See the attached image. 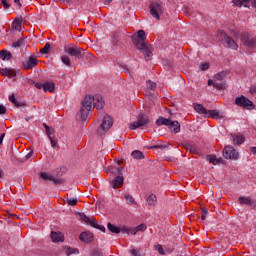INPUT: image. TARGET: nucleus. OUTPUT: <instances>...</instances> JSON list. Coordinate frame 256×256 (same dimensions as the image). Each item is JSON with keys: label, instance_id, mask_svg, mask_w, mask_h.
I'll use <instances>...</instances> for the list:
<instances>
[{"label": "nucleus", "instance_id": "obj_1", "mask_svg": "<svg viewBox=\"0 0 256 256\" xmlns=\"http://www.w3.org/2000/svg\"><path fill=\"white\" fill-rule=\"evenodd\" d=\"M103 109L105 107V101H103L102 95L95 96H85L84 100L81 102L80 112L77 114L80 121H87V117H89V112L93 111V109Z\"/></svg>", "mask_w": 256, "mask_h": 256}, {"label": "nucleus", "instance_id": "obj_2", "mask_svg": "<svg viewBox=\"0 0 256 256\" xmlns=\"http://www.w3.org/2000/svg\"><path fill=\"white\" fill-rule=\"evenodd\" d=\"M240 41L247 51H254L256 49V37L251 36L248 32L240 34Z\"/></svg>", "mask_w": 256, "mask_h": 256}, {"label": "nucleus", "instance_id": "obj_3", "mask_svg": "<svg viewBox=\"0 0 256 256\" xmlns=\"http://www.w3.org/2000/svg\"><path fill=\"white\" fill-rule=\"evenodd\" d=\"M146 39L147 36L145 35V30H139L137 32V35L131 36V40L135 45L136 49H142V47H145V45H147V43L145 42Z\"/></svg>", "mask_w": 256, "mask_h": 256}, {"label": "nucleus", "instance_id": "obj_4", "mask_svg": "<svg viewBox=\"0 0 256 256\" xmlns=\"http://www.w3.org/2000/svg\"><path fill=\"white\" fill-rule=\"evenodd\" d=\"M149 123H151V120H149V116L140 113L138 115L137 121L131 123L129 129L135 131V129H139V127H147Z\"/></svg>", "mask_w": 256, "mask_h": 256}, {"label": "nucleus", "instance_id": "obj_5", "mask_svg": "<svg viewBox=\"0 0 256 256\" xmlns=\"http://www.w3.org/2000/svg\"><path fill=\"white\" fill-rule=\"evenodd\" d=\"M112 127H113V118L109 115H105L100 127L98 128L97 135H99V137H102V135H105L108 129Z\"/></svg>", "mask_w": 256, "mask_h": 256}, {"label": "nucleus", "instance_id": "obj_6", "mask_svg": "<svg viewBox=\"0 0 256 256\" xmlns=\"http://www.w3.org/2000/svg\"><path fill=\"white\" fill-rule=\"evenodd\" d=\"M40 179H43L44 181H52L54 185H63L65 183V179L57 176L55 172H53L52 174H49L47 172H41Z\"/></svg>", "mask_w": 256, "mask_h": 256}, {"label": "nucleus", "instance_id": "obj_7", "mask_svg": "<svg viewBox=\"0 0 256 256\" xmlns=\"http://www.w3.org/2000/svg\"><path fill=\"white\" fill-rule=\"evenodd\" d=\"M235 105L242 107V109H248L249 111L255 109V104H253V101L249 100V98L245 97L244 95L235 99Z\"/></svg>", "mask_w": 256, "mask_h": 256}, {"label": "nucleus", "instance_id": "obj_8", "mask_svg": "<svg viewBox=\"0 0 256 256\" xmlns=\"http://www.w3.org/2000/svg\"><path fill=\"white\" fill-rule=\"evenodd\" d=\"M150 15L159 21L161 19V15H163V5L159 2H151L149 5Z\"/></svg>", "mask_w": 256, "mask_h": 256}, {"label": "nucleus", "instance_id": "obj_9", "mask_svg": "<svg viewBox=\"0 0 256 256\" xmlns=\"http://www.w3.org/2000/svg\"><path fill=\"white\" fill-rule=\"evenodd\" d=\"M64 51L65 53H68L70 57H75L76 59H83L85 57V50L77 46H74V47L65 46Z\"/></svg>", "mask_w": 256, "mask_h": 256}, {"label": "nucleus", "instance_id": "obj_10", "mask_svg": "<svg viewBox=\"0 0 256 256\" xmlns=\"http://www.w3.org/2000/svg\"><path fill=\"white\" fill-rule=\"evenodd\" d=\"M218 37L221 38V42L223 43V45H226V47H228V49H238V45L237 42H235V40H233V38L227 36V34H225V32H219L218 33Z\"/></svg>", "mask_w": 256, "mask_h": 256}, {"label": "nucleus", "instance_id": "obj_11", "mask_svg": "<svg viewBox=\"0 0 256 256\" xmlns=\"http://www.w3.org/2000/svg\"><path fill=\"white\" fill-rule=\"evenodd\" d=\"M117 176L112 180L113 189H121L123 187V183H125V179L123 178V167H117Z\"/></svg>", "mask_w": 256, "mask_h": 256}, {"label": "nucleus", "instance_id": "obj_12", "mask_svg": "<svg viewBox=\"0 0 256 256\" xmlns=\"http://www.w3.org/2000/svg\"><path fill=\"white\" fill-rule=\"evenodd\" d=\"M223 157L225 159H234L237 160L239 159V152L235 150V148L231 145L225 146L223 149Z\"/></svg>", "mask_w": 256, "mask_h": 256}, {"label": "nucleus", "instance_id": "obj_13", "mask_svg": "<svg viewBox=\"0 0 256 256\" xmlns=\"http://www.w3.org/2000/svg\"><path fill=\"white\" fill-rule=\"evenodd\" d=\"M37 65H39V60L35 55H31L22 62V67L26 71H29V69H33V67H37Z\"/></svg>", "mask_w": 256, "mask_h": 256}, {"label": "nucleus", "instance_id": "obj_14", "mask_svg": "<svg viewBox=\"0 0 256 256\" xmlns=\"http://www.w3.org/2000/svg\"><path fill=\"white\" fill-rule=\"evenodd\" d=\"M0 73L3 77H9V79H15L17 75H21L20 70H15L12 68H2Z\"/></svg>", "mask_w": 256, "mask_h": 256}, {"label": "nucleus", "instance_id": "obj_15", "mask_svg": "<svg viewBox=\"0 0 256 256\" xmlns=\"http://www.w3.org/2000/svg\"><path fill=\"white\" fill-rule=\"evenodd\" d=\"M233 7H249L250 3L252 7L256 9V0H232Z\"/></svg>", "mask_w": 256, "mask_h": 256}, {"label": "nucleus", "instance_id": "obj_16", "mask_svg": "<svg viewBox=\"0 0 256 256\" xmlns=\"http://www.w3.org/2000/svg\"><path fill=\"white\" fill-rule=\"evenodd\" d=\"M139 51H142L145 57V61H151L153 59V52L151 51V45L146 44L142 48H137Z\"/></svg>", "mask_w": 256, "mask_h": 256}, {"label": "nucleus", "instance_id": "obj_17", "mask_svg": "<svg viewBox=\"0 0 256 256\" xmlns=\"http://www.w3.org/2000/svg\"><path fill=\"white\" fill-rule=\"evenodd\" d=\"M79 239L80 241H82V243H93V239H95V236L93 235L92 232L86 231V232H82L79 235Z\"/></svg>", "mask_w": 256, "mask_h": 256}, {"label": "nucleus", "instance_id": "obj_18", "mask_svg": "<svg viewBox=\"0 0 256 256\" xmlns=\"http://www.w3.org/2000/svg\"><path fill=\"white\" fill-rule=\"evenodd\" d=\"M183 147L186 151H190V153H194L195 155H199L201 151L197 147V144L190 142V143H184Z\"/></svg>", "mask_w": 256, "mask_h": 256}, {"label": "nucleus", "instance_id": "obj_19", "mask_svg": "<svg viewBox=\"0 0 256 256\" xmlns=\"http://www.w3.org/2000/svg\"><path fill=\"white\" fill-rule=\"evenodd\" d=\"M50 237H51L53 243H61V242H63V239H65V236L63 235V233L55 232V231L51 232Z\"/></svg>", "mask_w": 256, "mask_h": 256}, {"label": "nucleus", "instance_id": "obj_20", "mask_svg": "<svg viewBox=\"0 0 256 256\" xmlns=\"http://www.w3.org/2000/svg\"><path fill=\"white\" fill-rule=\"evenodd\" d=\"M206 117L211 119H223V114L219 110H207Z\"/></svg>", "mask_w": 256, "mask_h": 256}, {"label": "nucleus", "instance_id": "obj_21", "mask_svg": "<svg viewBox=\"0 0 256 256\" xmlns=\"http://www.w3.org/2000/svg\"><path fill=\"white\" fill-rule=\"evenodd\" d=\"M171 119H169V118H165V117H163V116H160L157 120H156V125L158 126V127H161V125H165L166 127H170V125H171Z\"/></svg>", "mask_w": 256, "mask_h": 256}, {"label": "nucleus", "instance_id": "obj_22", "mask_svg": "<svg viewBox=\"0 0 256 256\" xmlns=\"http://www.w3.org/2000/svg\"><path fill=\"white\" fill-rule=\"evenodd\" d=\"M8 99H9L10 103L15 105L16 107H26L27 106V104L25 102L18 101L17 98H15V94L10 95Z\"/></svg>", "mask_w": 256, "mask_h": 256}, {"label": "nucleus", "instance_id": "obj_23", "mask_svg": "<svg viewBox=\"0 0 256 256\" xmlns=\"http://www.w3.org/2000/svg\"><path fill=\"white\" fill-rule=\"evenodd\" d=\"M231 139L234 145H242V143H245V136L243 135H231Z\"/></svg>", "mask_w": 256, "mask_h": 256}, {"label": "nucleus", "instance_id": "obj_24", "mask_svg": "<svg viewBox=\"0 0 256 256\" xmlns=\"http://www.w3.org/2000/svg\"><path fill=\"white\" fill-rule=\"evenodd\" d=\"M171 131H174V133H179L181 131V124L179 121H173L171 120L169 128Z\"/></svg>", "mask_w": 256, "mask_h": 256}, {"label": "nucleus", "instance_id": "obj_25", "mask_svg": "<svg viewBox=\"0 0 256 256\" xmlns=\"http://www.w3.org/2000/svg\"><path fill=\"white\" fill-rule=\"evenodd\" d=\"M0 59H2V61H11V59H13V54L4 49L0 51Z\"/></svg>", "mask_w": 256, "mask_h": 256}, {"label": "nucleus", "instance_id": "obj_26", "mask_svg": "<svg viewBox=\"0 0 256 256\" xmlns=\"http://www.w3.org/2000/svg\"><path fill=\"white\" fill-rule=\"evenodd\" d=\"M194 109L200 115L207 117V109L203 107V104H194Z\"/></svg>", "mask_w": 256, "mask_h": 256}, {"label": "nucleus", "instance_id": "obj_27", "mask_svg": "<svg viewBox=\"0 0 256 256\" xmlns=\"http://www.w3.org/2000/svg\"><path fill=\"white\" fill-rule=\"evenodd\" d=\"M43 91L45 92L49 91V93H53V91H55V83L53 82L43 83Z\"/></svg>", "mask_w": 256, "mask_h": 256}, {"label": "nucleus", "instance_id": "obj_28", "mask_svg": "<svg viewBox=\"0 0 256 256\" xmlns=\"http://www.w3.org/2000/svg\"><path fill=\"white\" fill-rule=\"evenodd\" d=\"M111 39H112V45H114V47H117L119 41H121V37L119 36V32L114 31L111 33Z\"/></svg>", "mask_w": 256, "mask_h": 256}, {"label": "nucleus", "instance_id": "obj_29", "mask_svg": "<svg viewBox=\"0 0 256 256\" xmlns=\"http://www.w3.org/2000/svg\"><path fill=\"white\" fill-rule=\"evenodd\" d=\"M107 227L110 233H115L116 235H119V233H121V228L119 226L113 225L111 222H108Z\"/></svg>", "mask_w": 256, "mask_h": 256}, {"label": "nucleus", "instance_id": "obj_30", "mask_svg": "<svg viewBox=\"0 0 256 256\" xmlns=\"http://www.w3.org/2000/svg\"><path fill=\"white\" fill-rule=\"evenodd\" d=\"M238 202L240 203V205H253V200H251V198L245 197V196H240L238 198Z\"/></svg>", "mask_w": 256, "mask_h": 256}, {"label": "nucleus", "instance_id": "obj_31", "mask_svg": "<svg viewBox=\"0 0 256 256\" xmlns=\"http://www.w3.org/2000/svg\"><path fill=\"white\" fill-rule=\"evenodd\" d=\"M89 225L94 227V229H98L99 231H102V233H105L106 231L105 226L100 225L99 222H97L96 220H91Z\"/></svg>", "mask_w": 256, "mask_h": 256}, {"label": "nucleus", "instance_id": "obj_32", "mask_svg": "<svg viewBox=\"0 0 256 256\" xmlns=\"http://www.w3.org/2000/svg\"><path fill=\"white\" fill-rule=\"evenodd\" d=\"M148 205H150V207H155L156 203H157V196L155 194H150L147 199H146Z\"/></svg>", "mask_w": 256, "mask_h": 256}, {"label": "nucleus", "instance_id": "obj_33", "mask_svg": "<svg viewBox=\"0 0 256 256\" xmlns=\"http://www.w3.org/2000/svg\"><path fill=\"white\" fill-rule=\"evenodd\" d=\"M229 75L228 71H222L217 73L214 77L217 79V81H225V78Z\"/></svg>", "mask_w": 256, "mask_h": 256}, {"label": "nucleus", "instance_id": "obj_34", "mask_svg": "<svg viewBox=\"0 0 256 256\" xmlns=\"http://www.w3.org/2000/svg\"><path fill=\"white\" fill-rule=\"evenodd\" d=\"M25 45V38H20L12 43L14 49H21V46Z\"/></svg>", "mask_w": 256, "mask_h": 256}, {"label": "nucleus", "instance_id": "obj_35", "mask_svg": "<svg viewBox=\"0 0 256 256\" xmlns=\"http://www.w3.org/2000/svg\"><path fill=\"white\" fill-rule=\"evenodd\" d=\"M131 155L133 159H145V155L140 150H134Z\"/></svg>", "mask_w": 256, "mask_h": 256}, {"label": "nucleus", "instance_id": "obj_36", "mask_svg": "<svg viewBox=\"0 0 256 256\" xmlns=\"http://www.w3.org/2000/svg\"><path fill=\"white\" fill-rule=\"evenodd\" d=\"M124 199H126L128 205H137V201L130 194H125Z\"/></svg>", "mask_w": 256, "mask_h": 256}, {"label": "nucleus", "instance_id": "obj_37", "mask_svg": "<svg viewBox=\"0 0 256 256\" xmlns=\"http://www.w3.org/2000/svg\"><path fill=\"white\" fill-rule=\"evenodd\" d=\"M21 23H22L21 19L15 18L12 23L13 29H15L16 31H19L21 29Z\"/></svg>", "mask_w": 256, "mask_h": 256}, {"label": "nucleus", "instance_id": "obj_38", "mask_svg": "<svg viewBox=\"0 0 256 256\" xmlns=\"http://www.w3.org/2000/svg\"><path fill=\"white\" fill-rule=\"evenodd\" d=\"M213 87L215 89H218L219 91H223V89H227V83L226 82H222V83H215L213 84Z\"/></svg>", "mask_w": 256, "mask_h": 256}, {"label": "nucleus", "instance_id": "obj_39", "mask_svg": "<svg viewBox=\"0 0 256 256\" xmlns=\"http://www.w3.org/2000/svg\"><path fill=\"white\" fill-rule=\"evenodd\" d=\"M147 229V225L145 224H140L138 226H136L133 231H134V235H137V233H139V231H145Z\"/></svg>", "mask_w": 256, "mask_h": 256}, {"label": "nucleus", "instance_id": "obj_40", "mask_svg": "<svg viewBox=\"0 0 256 256\" xmlns=\"http://www.w3.org/2000/svg\"><path fill=\"white\" fill-rule=\"evenodd\" d=\"M79 217H80L81 221H83L87 225H89L92 221L91 218H89L87 215H85V213H79Z\"/></svg>", "mask_w": 256, "mask_h": 256}, {"label": "nucleus", "instance_id": "obj_41", "mask_svg": "<svg viewBox=\"0 0 256 256\" xmlns=\"http://www.w3.org/2000/svg\"><path fill=\"white\" fill-rule=\"evenodd\" d=\"M49 49H51V44L49 42H47L43 48L40 49V53L42 55H47V53H49Z\"/></svg>", "mask_w": 256, "mask_h": 256}, {"label": "nucleus", "instance_id": "obj_42", "mask_svg": "<svg viewBox=\"0 0 256 256\" xmlns=\"http://www.w3.org/2000/svg\"><path fill=\"white\" fill-rule=\"evenodd\" d=\"M61 61L62 63H64V65H66V67H71V59L69 58V56H62Z\"/></svg>", "mask_w": 256, "mask_h": 256}, {"label": "nucleus", "instance_id": "obj_43", "mask_svg": "<svg viewBox=\"0 0 256 256\" xmlns=\"http://www.w3.org/2000/svg\"><path fill=\"white\" fill-rule=\"evenodd\" d=\"M79 253V249L77 248H71V247H68L67 250H66V255H73V254H77Z\"/></svg>", "mask_w": 256, "mask_h": 256}, {"label": "nucleus", "instance_id": "obj_44", "mask_svg": "<svg viewBox=\"0 0 256 256\" xmlns=\"http://www.w3.org/2000/svg\"><path fill=\"white\" fill-rule=\"evenodd\" d=\"M48 138L50 140L51 147H57V145H59V142L57 141V138L51 136V134H50V137H48Z\"/></svg>", "mask_w": 256, "mask_h": 256}, {"label": "nucleus", "instance_id": "obj_45", "mask_svg": "<svg viewBox=\"0 0 256 256\" xmlns=\"http://www.w3.org/2000/svg\"><path fill=\"white\" fill-rule=\"evenodd\" d=\"M90 256H103V251H101L99 249H93L90 252Z\"/></svg>", "mask_w": 256, "mask_h": 256}, {"label": "nucleus", "instance_id": "obj_46", "mask_svg": "<svg viewBox=\"0 0 256 256\" xmlns=\"http://www.w3.org/2000/svg\"><path fill=\"white\" fill-rule=\"evenodd\" d=\"M208 213H209V211L207 210V208H201V219H202V221H205V219H207Z\"/></svg>", "mask_w": 256, "mask_h": 256}, {"label": "nucleus", "instance_id": "obj_47", "mask_svg": "<svg viewBox=\"0 0 256 256\" xmlns=\"http://www.w3.org/2000/svg\"><path fill=\"white\" fill-rule=\"evenodd\" d=\"M106 173H111V175H117V168H115V166H110L106 169Z\"/></svg>", "mask_w": 256, "mask_h": 256}, {"label": "nucleus", "instance_id": "obj_48", "mask_svg": "<svg viewBox=\"0 0 256 256\" xmlns=\"http://www.w3.org/2000/svg\"><path fill=\"white\" fill-rule=\"evenodd\" d=\"M147 83H148L149 89H151V91H155V89H157V83H155L151 80H148Z\"/></svg>", "mask_w": 256, "mask_h": 256}, {"label": "nucleus", "instance_id": "obj_49", "mask_svg": "<svg viewBox=\"0 0 256 256\" xmlns=\"http://www.w3.org/2000/svg\"><path fill=\"white\" fill-rule=\"evenodd\" d=\"M67 204L71 205L72 207H75V205H77V198H69V199H67Z\"/></svg>", "mask_w": 256, "mask_h": 256}, {"label": "nucleus", "instance_id": "obj_50", "mask_svg": "<svg viewBox=\"0 0 256 256\" xmlns=\"http://www.w3.org/2000/svg\"><path fill=\"white\" fill-rule=\"evenodd\" d=\"M209 67H210L209 62H204V63L200 64V69L202 71H207L209 69Z\"/></svg>", "mask_w": 256, "mask_h": 256}, {"label": "nucleus", "instance_id": "obj_51", "mask_svg": "<svg viewBox=\"0 0 256 256\" xmlns=\"http://www.w3.org/2000/svg\"><path fill=\"white\" fill-rule=\"evenodd\" d=\"M120 231H122L123 233H127L128 235L129 233H131V235H134L133 228L123 227Z\"/></svg>", "mask_w": 256, "mask_h": 256}, {"label": "nucleus", "instance_id": "obj_52", "mask_svg": "<svg viewBox=\"0 0 256 256\" xmlns=\"http://www.w3.org/2000/svg\"><path fill=\"white\" fill-rule=\"evenodd\" d=\"M43 127L46 131L47 136L51 137V127H49V125H47L46 123H43Z\"/></svg>", "mask_w": 256, "mask_h": 256}, {"label": "nucleus", "instance_id": "obj_53", "mask_svg": "<svg viewBox=\"0 0 256 256\" xmlns=\"http://www.w3.org/2000/svg\"><path fill=\"white\" fill-rule=\"evenodd\" d=\"M129 253H131L132 256H141L139 249H132L129 251Z\"/></svg>", "mask_w": 256, "mask_h": 256}, {"label": "nucleus", "instance_id": "obj_54", "mask_svg": "<svg viewBox=\"0 0 256 256\" xmlns=\"http://www.w3.org/2000/svg\"><path fill=\"white\" fill-rule=\"evenodd\" d=\"M206 159H207V161H209V163H213V164L215 165V159H216L215 156H213V155H207V156H206Z\"/></svg>", "mask_w": 256, "mask_h": 256}, {"label": "nucleus", "instance_id": "obj_55", "mask_svg": "<svg viewBox=\"0 0 256 256\" xmlns=\"http://www.w3.org/2000/svg\"><path fill=\"white\" fill-rule=\"evenodd\" d=\"M7 114V107L3 106V104H0V115H6Z\"/></svg>", "mask_w": 256, "mask_h": 256}, {"label": "nucleus", "instance_id": "obj_56", "mask_svg": "<svg viewBox=\"0 0 256 256\" xmlns=\"http://www.w3.org/2000/svg\"><path fill=\"white\" fill-rule=\"evenodd\" d=\"M156 247H157L158 253H159L160 255H165V250L163 249V246H162V245L158 244Z\"/></svg>", "mask_w": 256, "mask_h": 256}, {"label": "nucleus", "instance_id": "obj_57", "mask_svg": "<svg viewBox=\"0 0 256 256\" xmlns=\"http://www.w3.org/2000/svg\"><path fill=\"white\" fill-rule=\"evenodd\" d=\"M1 3L4 9H9V7H11V5L7 3V0H1Z\"/></svg>", "mask_w": 256, "mask_h": 256}, {"label": "nucleus", "instance_id": "obj_58", "mask_svg": "<svg viewBox=\"0 0 256 256\" xmlns=\"http://www.w3.org/2000/svg\"><path fill=\"white\" fill-rule=\"evenodd\" d=\"M165 147H167V146H163V145H154V146H150L149 149H165Z\"/></svg>", "mask_w": 256, "mask_h": 256}, {"label": "nucleus", "instance_id": "obj_59", "mask_svg": "<svg viewBox=\"0 0 256 256\" xmlns=\"http://www.w3.org/2000/svg\"><path fill=\"white\" fill-rule=\"evenodd\" d=\"M121 68L124 69L125 73H131V70L129 69V66L123 64V65H121Z\"/></svg>", "mask_w": 256, "mask_h": 256}, {"label": "nucleus", "instance_id": "obj_60", "mask_svg": "<svg viewBox=\"0 0 256 256\" xmlns=\"http://www.w3.org/2000/svg\"><path fill=\"white\" fill-rule=\"evenodd\" d=\"M221 163H223V159H221V158H215V160H214V165H219V164H221Z\"/></svg>", "mask_w": 256, "mask_h": 256}, {"label": "nucleus", "instance_id": "obj_61", "mask_svg": "<svg viewBox=\"0 0 256 256\" xmlns=\"http://www.w3.org/2000/svg\"><path fill=\"white\" fill-rule=\"evenodd\" d=\"M34 86L36 87V89H43V83L41 82L35 83Z\"/></svg>", "mask_w": 256, "mask_h": 256}, {"label": "nucleus", "instance_id": "obj_62", "mask_svg": "<svg viewBox=\"0 0 256 256\" xmlns=\"http://www.w3.org/2000/svg\"><path fill=\"white\" fill-rule=\"evenodd\" d=\"M11 161H12V163H19V159L14 154H12Z\"/></svg>", "mask_w": 256, "mask_h": 256}, {"label": "nucleus", "instance_id": "obj_63", "mask_svg": "<svg viewBox=\"0 0 256 256\" xmlns=\"http://www.w3.org/2000/svg\"><path fill=\"white\" fill-rule=\"evenodd\" d=\"M31 157H33V151H30L26 156L25 159H31Z\"/></svg>", "mask_w": 256, "mask_h": 256}, {"label": "nucleus", "instance_id": "obj_64", "mask_svg": "<svg viewBox=\"0 0 256 256\" xmlns=\"http://www.w3.org/2000/svg\"><path fill=\"white\" fill-rule=\"evenodd\" d=\"M250 151L251 153H253V155H256V147H251Z\"/></svg>", "mask_w": 256, "mask_h": 256}]
</instances>
